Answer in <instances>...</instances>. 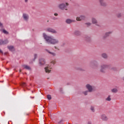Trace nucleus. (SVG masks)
<instances>
[{
	"label": "nucleus",
	"mask_w": 124,
	"mask_h": 124,
	"mask_svg": "<svg viewBox=\"0 0 124 124\" xmlns=\"http://www.w3.org/2000/svg\"><path fill=\"white\" fill-rule=\"evenodd\" d=\"M43 37L48 44H53V45L59 44V42L58 39H54L52 37L49 36L45 33H43Z\"/></svg>",
	"instance_id": "obj_1"
},
{
	"label": "nucleus",
	"mask_w": 124,
	"mask_h": 124,
	"mask_svg": "<svg viewBox=\"0 0 124 124\" xmlns=\"http://www.w3.org/2000/svg\"><path fill=\"white\" fill-rule=\"evenodd\" d=\"M110 65L108 64H102L101 65V68L100 69V72L101 73H106V69L109 68Z\"/></svg>",
	"instance_id": "obj_2"
},
{
	"label": "nucleus",
	"mask_w": 124,
	"mask_h": 124,
	"mask_svg": "<svg viewBox=\"0 0 124 124\" xmlns=\"http://www.w3.org/2000/svg\"><path fill=\"white\" fill-rule=\"evenodd\" d=\"M90 65L92 68L95 69L98 67V62L97 61H93L90 62Z\"/></svg>",
	"instance_id": "obj_3"
},
{
	"label": "nucleus",
	"mask_w": 124,
	"mask_h": 124,
	"mask_svg": "<svg viewBox=\"0 0 124 124\" xmlns=\"http://www.w3.org/2000/svg\"><path fill=\"white\" fill-rule=\"evenodd\" d=\"M68 5V3H62L59 5V7L62 10H67V6Z\"/></svg>",
	"instance_id": "obj_4"
},
{
	"label": "nucleus",
	"mask_w": 124,
	"mask_h": 124,
	"mask_svg": "<svg viewBox=\"0 0 124 124\" xmlns=\"http://www.w3.org/2000/svg\"><path fill=\"white\" fill-rule=\"evenodd\" d=\"M45 64V59L43 58H40L39 60V65L40 66H42Z\"/></svg>",
	"instance_id": "obj_5"
},
{
	"label": "nucleus",
	"mask_w": 124,
	"mask_h": 124,
	"mask_svg": "<svg viewBox=\"0 0 124 124\" xmlns=\"http://www.w3.org/2000/svg\"><path fill=\"white\" fill-rule=\"evenodd\" d=\"M86 88L88 90V92L89 93H92V92H93V87L90 84H87L86 85Z\"/></svg>",
	"instance_id": "obj_6"
},
{
	"label": "nucleus",
	"mask_w": 124,
	"mask_h": 124,
	"mask_svg": "<svg viewBox=\"0 0 124 124\" xmlns=\"http://www.w3.org/2000/svg\"><path fill=\"white\" fill-rule=\"evenodd\" d=\"M8 42L9 41H8V40L7 39H6L4 41L2 39H0V46L7 44H8Z\"/></svg>",
	"instance_id": "obj_7"
},
{
	"label": "nucleus",
	"mask_w": 124,
	"mask_h": 124,
	"mask_svg": "<svg viewBox=\"0 0 124 124\" xmlns=\"http://www.w3.org/2000/svg\"><path fill=\"white\" fill-rule=\"evenodd\" d=\"M82 20H86V16L81 15L80 17H77V21H82Z\"/></svg>",
	"instance_id": "obj_8"
},
{
	"label": "nucleus",
	"mask_w": 124,
	"mask_h": 124,
	"mask_svg": "<svg viewBox=\"0 0 124 124\" xmlns=\"http://www.w3.org/2000/svg\"><path fill=\"white\" fill-rule=\"evenodd\" d=\"M101 120H102V121H104L105 122L108 121V117H107V116L105 114H102L101 116Z\"/></svg>",
	"instance_id": "obj_9"
},
{
	"label": "nucleus",
	"mask_w": 124,
	"mask_h": 124,
	"mask_svg": "<svg viewBox=\"0 0 124 124\" xmlns=\"http://www.w3.org/2000/svg\"><path fill=\"white\" fill-rule=\"evenodd\" d=\"M99 1L101 6H107V3H106L104 0H99Z\"/></svg>",
	"instance_id": "obj_10"
},
{
	"label": "nucleus",
	"mask_w": 124,
	"mask_h": 124,
	"mask_svg": "<svg viewBox=\"0 0 124 124\" xmlns=\"http://www.w3.org/2000/svg\"><path fill=\"white\" fill-rule=\"evenodd\" d=\"M46 31L49 32H52V33H57V31H56V30L52 28H47Z\"/></svg>",
	"instance_id": "obj_11"
},
{
	"label": "nucleus",
	"mask_w": 124,
	"mask_h": 124,
	"mask_svg": "<svg viewBox=\"0 0 124 124\" xmlns=\"http://www.w3.org/2000/svg\"><path fill=\"white\" fill-rule=\"evenodd\" d=\"M84 39L86 42H92V39L91 38V37L86 35L84 37Z\"/></svg>",
	"instance_id": "obj_12"
},
{
	"label": "nucleus",
	"mask_w": 124,
	"mask_h": 124,
	"mask_svg": "<svg viewBox=\"0 0 124 124\" xmlns=\"http://www.w3.org/2000/svg\"><path fill=\"white\" fill-rule=\"evenodd\" d=\"M51 69H52V68L49 66L45 68L46 73H50V72H51Z\"/></svg>",
	"instance_id": "obj_13"
},
{
	"label": "nucleus",
	"mask_w": 124,
	"mask_h": 124,
	"mask_svg": "<svg viewBox=\"0 0 124 124\" xmlns=\"http://www.w3.org/2000/svg\"><path fill=\"white\" fill-rule=\"evenodd\" d=\"M111 33H112V31H109V32H106L105 34V35L103 36V39H105V38H107V37H108V36L110 35Z\"/></svg>",
	"instance_id": "obj_14"
},
{
	"label": "nucleus",
	"mask_w": 124,
	"mask_h": 124,
	"mask_svg": "<svg viewBox=\"0 0 124 124\" xmlns=\"http://www.w3.org/2000/svg\"><path fill=\"white\" fill-rule=\"evenodd\" d=\"M7 48L9 49V51H11V52L15 51V48H14V46H8Z\"/></svg>",
	"instance_id": "obj_15"
},
{
	"label": "nucleus",
	"mask_w": 124,
	"mask_h": 124,
	"mask_svg": "<svg viewBox=\"0 0 124 124\" xmlns=\"http://www.w3.org/2000/svg\"><path fill=\"white\" fill-rule=\"evenodd\" d=\"M22 66L24 69H27V70H31V68L28 65H23Z\"/></svg>",
	"instance_id": "obj_16"
},
{
	"label": "nucleus",
	"mask_w": 124,
	"mask_h": 124,
	"mask_svg": "<svg viewBox=\"0 0 124 124\" xmlns=\"http://www.w3.org/2000/svg\"><path fill=\"white\" fill-rule=\"evenodd\" d=\"M23 19H24L25 21H28V20H29V15H28L27 14H23Z\"/></svg>",
	"instance_id": "obj_17"
},
{
	"label": "nucleus",
	"mask_w": 124,
	"mask_h": 124,
	"mask_svg": "<svg viewBox=\"0 0 124 124\" xmlns=\"http://www.w3.org/2000/svg\"><path fill=\"white\" fill-rule=\"evenodd\" d=\"M74 22H75V20H72V19H67L66 20V23L67 24H71V23H73Z\"/></svg>",
	"instance_id": "obj_18"
},
{
	"label": "nucleus",
	"mask_w": 124,
	"mask_h": 124,
	"mask_svg": "<svg viewBox=\"0 0 124 124\" xmlns=\"http://www.w3.org/2000/svg\"><path fill=\"white\" fill-rule=\"evenodd\" d=\"M45 51H46V52H47L48 54H50V55H52V56H53V57H55V56H56V53L50 52V50L47 49H46Z\"/></svg>",
	"instance_id": "obj_19"
},
{
	"label": "nucleus",
	"mask_w": 124,
	"mask_h": 124,
	"mask_svg": "<svg viewBox=\"0 0 124 124\" xmlns=\"http://www.w3.org/2000/svg\"><path fill=\"white\" fill-rule=\"evenodd\" d=\"M101 57H103L105 60H107L108 59V55L106 53H102L101 54Z\"/></svg>",
	"instance_id": "obj_20"
},
{
	"label": "nucleus",
	"mask_w": 124,
	"mask_h": 124,
	"mask_svg": "<svg viewBox=\"0 0 124 124\" xmlns=\"http://www.w3.org/2000/svg\"><path fill=\"white\" fill-rule=\"evenodd\" d=\"M76 69L77 70H78L79 71H86V70L84 68H81V67H76Z\"/></svg>",
	"instance_id": "obj_21"
},
{
	"label": "nucleus",
	"mask_w": 124,
	"mask_h": 124,
	"mask_svg": "<svg viewBox=\"0 0 124 124\" xmlns=\"http://www.w3.org/2000/svg\"><path fill=\"white\" fill-rule=\"evenodd\" d=\"M74 34H75V35H78V36L80 35L81 32H80L79 31H76L74 32Z\"/></svg>",
	"instance_id": "obj_22"
},
{
	"label": "nucleus",
	"mask_w": 124,
	"mask_h": 124,
	"mask_svg": "<svg viewBox=\"0 0 124 124\" xmlns=\"http://www.w3.org/2000/svg\"><path fill=\"white\" fill-rule=\"evenodd\" d=\"M92 23L93 24H97V20L94 18H92Z\"/></svg>",
	"instance_id": "obj_23"
},
{
	"label": "nucleus",
	"mask_w": 124,
	"mask_h": 124,
	"mask_svg": "<svg viewBox=\"0 0 124 124\" xmlns=\"http://www.w3.org/2000/svg\"><path fill=\"white\" fill-rule=\"evenodd\" d=\"M111 92L114 93H118V89H117L116 88H114L111 90Z\"/></svg>",
	"instance_id": "obj_24"
},
{
	"label": "nucleus",
	"mask_w": 124,
	"mask_h": 124,
	"mask_svg": "<svg viewBox=\"0 0 124 124\" xmlns=\"http://www.w3.org/2000/svg\"><path fill=\"white\" fill-rule=\"evenodd\" d=\"M117 18H121L122 16H123V14L122 13H118L116 15Z\"/></svg>",
	"instance_id": "obj_25"
},
{
	"label": "nucleus",
	"mask_w": 124,
	"mask_h": 124,
	"mask_svg": "<svg viewBox=\"0 0 124 124\" xmlns=\"http://www.w3.org/2000/svg\"><path fill=\"white\" fill-rule=\"evenodd\" d=\"M107 101H111V96L108 95V97L106 99Z\"/></svg>",
	"instance_id": "obj_26"
},
{
	"label": "nucleus",
	"mask_w": 124,
	"mask_h": 124,
	"mask_svg": "<svg viewBox=\"0 0 124 124\" xmlns=\"http://www.w3.org/2000/svg\"><path fill=\"white\" fill-rule=\"evenodd\" d=\"M111 70H113V71H117L118 70V69L116 67H113L111 68Z\"/></svg>",
	"instance_id": "obj_27"
},
{
	"label": "nucleus",
	"mask_w": 124,
	"mask_h": 124,
	"mask_svg": "<svg viewBox=\"0 0 124 124\" xmlns=\"http://www.w3.org/2000/svg\"><path fill=\"white\" fill-rule=\"evenodd\" d=\"M2 31L3 33H5V34H8V32L6 31V30L3 29Z\"/></svg>",
	"instance_id": "obj_28"
},
{
	"label": "nucleus",
	"mask_w": 124,
	"mask_h": 124,
	"mask_svg": "<svg viewBox=\"0 0 124 124\" xmlns=\"http://www.w3.org/2000/svg\"><path fill=\"white\" fill-rule=\"evenodd\" d=\"M47 98L48 99V100H51L52 99V97L51 96V95H47Z\"/></svg>",
	"instance_id": "obj_29"
},
{
	"label": "nucleus",
	"mask_w": 124,
	"mask_h": 124,
	"mask_svg": "<svg viewBox=\"0 0 124 124\" xmlns=\"http://www.w3.org/2000/svg\"><path fill=\"white\" fill-rule=\"evenodd\" d=\"M88 93H89L88 91H84L83 92V93L84 94V95H88Z\"/></svg>",
	"instance_id": "obj_30"
},
{
	"label": "nucleus",
	"mask_w": 124,
	"mask_h": 124,
	"mask_svg": "<svg viewBox=\"0 0 124 124\" xmlns=\"http://www.w3.org/2000/svg\"><path fill=\"white\" fill-rule=\"evenodd\" d=\"M91 110L92 112H94V107L93 106H91Z\"/></svg>",
	"instance_id": "obj_31"
},
{
	"label": "nucleus",
	"mask_w": 124,
	"mask_h": 124,
	"mask_svg": "<svg viewBox=\"0 0 124 124\" xmlns=\"http://www.w3.org/2000/svg\"><path fill=\"white\" fill-rule=\"evenodd\" d=\"M85 25H87V27H90V26H91V25H92V23L88 22V23H85Z\"/></svg>",
	"instance_id": "obj_32"
},
{
	"label": "nucleus",
	"mask_w": 124,
	"mask_h": 124,
	"mask_svg": "<svg viewBox=\"0 0 124 124\" xmlns=\"http://www.w3.org/2000/svg\"><path fill=\"white\" fill-rule=\"evenodd\" d=\"M36 58H37V54H34V59H33V61H34L35 60V59H36Z\"/></svg>",
	"instance_id": "obj_33"
},
{
	"label": "nucleus",
	"mask_w": 124,
	"mask_h": 124,
	"mask_svg": "<svg viewBox=\"0 0 124 124\" xmlns=\"http://www.w3.org/2000/svg\"><path fill=\"white\" fill-rule=\"evenodd\" d=\"M22 86L23 87H26V86H27V85L26 84V83L23 82V83H22Z\"/></svg>",
	"instance_id": "obj_34"
},
{
	"label": "nucleus",
	"mask_w": 124,
	"mask_h": 124,
	"mask_svg": "<svg viewBox=\"0 0 124 124\" xmlns=\"http://www.w3.org/2000/svg\"><path fill=\"white\" fill-rule=\"evenodd\" d=\"M3 27V25L1 22H0V27L2 28Z\"/></svg>",
	"instance_id": "obj_35"
},
{
	"label": "nucleus",
	"mask_w": 124,
	"mask_h": 124,
	"mask_svg": "<svg viewBox=\"0 0 124 124\" xmlns=\"http://www.w3.org/2000/svg\"><path fill=\"white\" fill-rule=\"evenodd\" d=\"M51 63H52L53 65H54V64H55V62L53 61L51 62Z\"/></svg>",
	"instance_id": "obj_36"
},
{
	"label": "nucleus",
	"mask_w": 124,
	"mask_h": 124,
	"mask_svg": "<svg viewBox=\"0 0 124 124\" xmlns=\"http://www.w3.org/2000/svg\"><path fill=\"white\" fill-rule=\"evenodd\" d=\"M62 122H63V121L62 120H61L58 122V124H61V123H62Z\"/></svg>",
	"instance_id": "obj_37"
},
{
	"label": "nucleus",
	"mask_w": 124,
	"mask_h": 124,
	"mask_svg": "<svg viewBox=\"0 0 124 124\" xmlns=\"http://www.w3.org/2000/svg\"><path fill=\"white\" fill-rule=\"evenodd\" d=\"M0 53L1 54H3V52L2 51V50H1V49H0Z\"/></svg>",
	"instance_id": "obj_38"
},
{
	"label": "nucleus",
	"mask_w": 124,
	"mask_h": 124,
	"mask_svg": "<svg viewBox=\"0 0 124 124\" xmlns=\"http://www.w3.org/2000/svg\"><path fill=\"white\" fill-rule=\"evenodd\" d=\"M54 16H58V13H54Z\"/></svg>",
	"instance_id": "obj_39"
},
{
	"label": "nucleus",
	"mask_w": 124,
	"mask_h": 124,
	"mask_svg": "<svg viewBox=\"0 0 124 124\" xmlns=\"http://www.w3.org/2000/svg\"><path fill=\"white\" fill-rule=\"evenodd\" d=\"M58 18L57 17H53V20H57Z\"/></svg>",
	"instance_id": "obj_40"
},
{
	"label": "nucleus",
	"mask_w": 124,
	"mask_h": 124,
	"mask_svg": "<svg viewBox=\"0 0 124 124\" xmlns=\"http://www.w3.org/2000/svg\"><path fill=\"white\" fill-rule=\"evenodd\" d=\"M87 124H92V122H88V123Z\"/></svg>",
	"instance_id": "obj_41"
},
{
	"label": "nucleus",
	"mask_w": 124,
	"mask_h": 124,
	"mask_svg": "<svg viewBox=\"0 0 124 124\" xmlns=\"http://www.w3.org/2000/svg\"><path fill=\"white\" fill-rule=\"evenodd\" d=\"M7 52H5L4 53V55H7Z\"/></svg>",
	"instance_id": "obj_42"
},
{
	"label": "nucleus",
	"mask_w": 124,
	"mask_h": 124,
	"mask_svg": "<svg viewBox=\"0 0 124 124\" xmlns=\"http://www.w3.org/2000/svg\"><path fill=\"white\" fill-rule=\"evenodd\" d=\"M28 0H25V2H28Z\"/></svg>",
	"instance_id": "obj_43"
},
{
	"label": "nucleus",
	"mask_w": 124,
	"mask_h": 124,
	"mask_svg": "<svg viewBox=\"0 0 124 124\" xmlns=\"http://www.w3.org/2000/svg\"><path fill=\"white\" fill-rule=\"evenodd\" d=\"M30 97H31V98H34V97H31V96Z\"/></svg>",
	"instance_id": "obj_44"
},
{
	"label": "nucleus",
	"mask_w": 124,
	"mask_h": 124,
	"mask_svg": "<svg viewBox=\"0 0 124 124\" xmlns=\"http://www.w3.org/2000/svg\"><path fill=\"white\" fill-rule=\"evenodd\" d=\"M123 80L124 81V77L123 78Z\"/></svg>",
	"instance_id": "obj_45"
},
{
	"label": "nucleus",
	"mask_w": 124,
	"mask_h": 124,
	"mask_svg": "<svg viewBox=\"0 0 124 124\" xmlns=\"http://www.w3.org/2000/svg\"><path fill=\"white\" fill-rule=\"evenodd\" d=\"M47 23H49V20H47Z\"/></svg>",
	"instance_id": "obj_46"
},
{
	"label": "nucleus",
	"mask_w": 124,
	"mask_h": 124,
	"mask_svg": "<svg viewBox=\"0 0 124 124\" xmlns=\"http://www.w3.org/2000/svg\"><path fill=\"white\" fill-rule=\"evenodd\" d=\"M19 72H21V70H19Z\"/></svg>",
	"instance_id": "obj_47"
},
{
	"label": "nucleus",
	"mask_w": 124,
	"mask_h": 124,
	"mask_svg": "<svg viewBox=\"0 0 124 124\" xmlns=\"http://www.w3.org/2000/svg\"><path fill=\"white\" fill-rule=\"evenodd\" d=\"M96 26H99L98 25H96Z\"/></svg>",
	"instance_id": "obj_48"
},
{
	"label": "nucleus",
	"mask_w": 124,
	"mask_h": 124,
	"mask_svg": "<svg viewBox=\"0 0 124 124\" xmlns=\"http://www.w3.org/2000/svg\"><path fill=\"white\" fill-rule=\"evenodd\" d=\"M0 82H2V81H0Z\"/></svg>",
	"instance_id": "obj_49"
}]
</instances>
